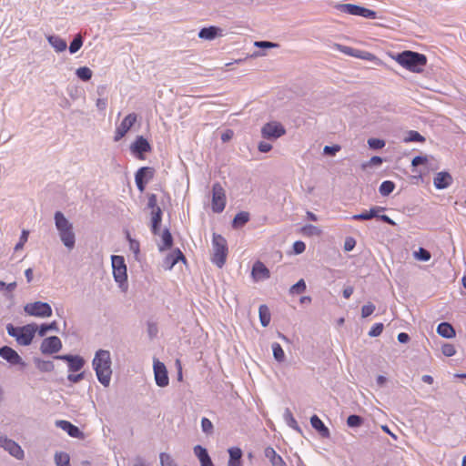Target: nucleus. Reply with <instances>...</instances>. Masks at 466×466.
I'll list each match as a JSON object with an SVG mask.
<instances>
[{
  "instance_id": "nucleus-1",
  "label": "nucleus",
  "mask_w": 466,
  "mask_h": 466,
  "mask_svg": "<svg viewBox=\"0 0 466 466\" xmlns=\"http://www.w3.org/2000/svg\"><path fill=\"white\" fill-rule=\"evenodd\" d=\"M92 364L98 381L104 387H108L112 375L110 352L106 350H98L95 354Z\"/></svg>"
},
{
  "instance_id": "nucleus-2",
  "label": "nucleus",
  "mask_w": 466,
  "mask_h": 466,
  "mask_svg": "<svg viewBox=\"0 0 466 466\" xmlns=\"http://www.w3.org/2000/svg\"><path fill=\"white\" fill-rule=\"evenodd\" d=\"M54 220L61 242L68 250H72L76 246V233L73 224L61 211L55 213Z\"/></svg>"
},
{
  "instance_id": "nucleus-3",
  "label": "nucleus",
  "mask_w": 466,
  "mask_h": 466,
  "mask_svg": "<svg viewBox=\"0 0 466 466\" xmlns=\"http://www.w3.org/2000/svg\"><path fill=\"white\" fill-rule=\"evenodd\" d=\"M395 60L401 66L414 73H421L423 66L427 64V57L423 54L413 51H403L397 55Z\"/></svg>"
},
{
  "instance_id": "nucleus-4",
  "label": "nucleus",
  "mask_w": 466,
  "mask_h": 466,
  "mask_svg": "<svg viewBox=\"0 0 466 466\" xmlns=\"http://www.w3.org/2000/svg\"><path fill=\"white\" fill-rule=\"evenodd\" d=\"M36 330L37 326L34 323L23 327H14L12 324L6 325L7 334L15 338L17 343L22 346H28L32 343Z\"/></svg>"
},
{
  "instance_id": "nucleus-5",
  "label": "nucleus",
  "mask_w": 466,
  "mask_h": 466,
  "mask_svg": "<svg viewBox=\"0 0 466 466\" xmlns=\"http://www.w3.org/2000/svg\"><path fill=\"white\" fill-rule=\"evenodd\" d=\"M213 257L212 262L218 268H222L226 262L228 255L227 240L219 234H213Z\"/></svg>"
},
{
  "instance_id": "nucleus-6",
  "label": "nucleus",
  "mask_w": 466,
  "mask_h": 466,
  "mask_svg": "<svg viewBox=\"0 0 466 466\" xmlns=\"http://www.w3.org/2000/svg\"><path fill=\"white\" fill-rule=\"evenodd\" d=\"M113 275L116 282H117L120 288L127 283V266L125 259L122 256L113 255L111 257Z\"/></svg>"
},
{
  "instance_id": "nucleus-7",
  "label": "nucleus",
  "mask_w": 466,
  "mask_h": 466,
  "mask_svg": "<svg viewBox=\"0 0 466 466\" xmlns=\"http://www.w3.org/2000/svg\"><path fill=\"white\" fill-rule=\"evenodd\" d=\"M336 8L342 13L350 14L352 15H359L370 19L376 18L377 15L373 10L353 4H339L336 5Z\"/></svg>"
},
{
  "instance_id": "nucleus-8",
  "label": "nucleus",
  "mask_w": 466,
  "mask_h": 466,
  "mask_svg": "<svg viewBox=\"0 0 466 466\" xmlns=\"http://www.w3.org/2000/svg\"><path fill=\"white\" fill-rule=\"evenodd\" d=\"M26 314L35 317L47 318L52 315V309L46 302L36 301L34 303H27L24 307Z\"/></svg>"
},
{
  "instance_id": "nucleus-9",
  "label": "nucleus",
  "mask_w": 466,
  "mask_h": 466,
  "mask_svg": "<svg viewBox=\"0 0 466 466\" xmlns=\"http://www.w3.org/2000/svg\"><path fill=\"white\" fill-rule=\"evenodd\" d=\"M225 205V191L219 183H215L212 187V209L214 212L220 213L224 210Z\"/></svg>"
},
{
  "instance_id": "nucleus-10",
  "label": "nucleus",
  "mask_w": 466,
  "mask_h": 466,
  "mask_svg": "<svg viewBox=\"0 0 466 466\" xmlns=\"http://www.w3.org/2000/svg\"><path fill=\"white\" fill-rule=\"evenodd\" d=\"M286 134V129L279 122H269L261 128V135L266 139H278Z\"/></svg>"
},
{
  "instance_id": "nucleus-11",
  "label": "nucleus",
  "mask_w": 466,
  "mask_h": 466,
  "mask_svg": "<svg viewBox=\"0 0 466 466\" xmlns=\"http://www.w3.org/2000/svg\"><path fill=\"white\" fill-rule=\"evenodd\" d=\"M137 120V115L136 113L128 114L120 123V125L116 127L115 132L114 140L116 142L119 141L121 138L125 137V135L130 130V128L134 126V124Z\"/></svg>"
},
{
  "instance_id": "nucleus-12",
  "label": "nucleus",
  "mask_w": 466,
  "mask_h": 466,
  "mask_svg": "<svg viewBox=\"0 0 466 466\" xmlns=\"http://www.w3.org/2000/svg\"><path fill=\"white\" fill-rule=\"evenodd\" d=\"M0 447L4 448L10 455L18 460H22L24 458L25 454L22 448L15 441L8 439L5 435L0 434Z\"/></svg>"
},
{
  "instance_id": "nucleus-13",
  "label": "nucleus",
  "mask_w": 466,
  "mask_h": 466,
  "mask_svg": "<svg viewBox=\"0 0 466 466\" xmlns=\"http://www.w3.org/2000/svg\"><path fill=\"white\" fill-rule=\"evenodd\" d=\"M154 375L155 380L157 386L166 387L168 385L169 380L167 376V370L165 364L158 360H154Z\"/></svg>"
},
{
  "instance_id": "nucleus-14",
  "label": "nucleus",
  "mask_w": 466,
  "mask_h": 466,
  "mask_svg": "<svg viewBox=\"0 0 466 466\" xmlns=\"http://www.w3.org/2000/svg\"><path fill=\"white\" fill-rule=\"evenodd\" d=\"M62 349V342L56 336H51L45 339L40 346L43 354H53L58 352Z\"/></svg>"
},
{
  "instance_id": "nucleus-15",
  "label": "nucleus",
  "mask_w": 466,
  "mask_h": 466,
  "mask_svg": "<svg viewBox=\"0 0 466 466\" xmlns=\"http://www.w3.org/2000/svg\"><path fill=\"white\" fill-rule=\"evenodd\" d=\"M55 359L67 361L68 369L72 372L79 371L85 365V360L78 355H56Z\"/></svg>"
},
{
  "instance_id": "nucleus-16",
  "label": "nucleus",
  "mask_w": 466,
  "mask_h": 466,
  "mask_svg": "<svg viewBox=\"0 0 466 466\" xmlns=\"http://www.w3.org/2000/svg\"><path fill=\"white\" fill-rule=\"evenodd\" d=\"M0 357L5 360L11 365L25 366L23 359L19 354L11 347L4 346L0 348Z\"/></svg>"
},
{
  "instance_id": "nucleus-17",
  "label": "nucleus",
  "mask_w": 466,
  "mask_h": 466,
  "mask_svg": "<svg viewBox=\"0 0 466 466\" xmlns=\"http://www.w3.org/2000/svg\"><path fill=\"white\" fill-rule=\"evenodd\" d=\"M130 149L132 153L143 159V154L151 151V146L148 141L142 136H138L136 140L131 144Z\"/></svg>"
},
{
  "instance_id": "nucleus-18",
  "label": "nucleus",
  "mask_w": 466,
  "mask_h": 466,
  "mask_svg": "<svg viewBox=\"0 0 466 466\" xmlns=\"http://www.w3.org/2000/svg\"><path fill=\"white\" fill-rule=\"evenodd\" d=\"M180 260L186 263L185 256L180 251V249L177 248L166 256L162 266L166 270H171L173 267Z\"/></svg>"
},
{
  "instance_id": "nucleus-19",
  "label": "nucleus",
  "mask_w": 466,
  "mask_h": 466,
  "mask_svg": "<svg viewBox=\"0 0 466 466\" xmlns=\"http://www.w3.org/2000/svg\"><path fill=\"white\" fill-rule=\"evenodd\" d=\"M251 276L255 281H259L268 279L270 277V273L261 261H256L252 267Z\"/></svg>"
},
{
  "instance_id": "nucleus-20",
  "label": "nucleus",
  "mask_w": 466,
  "mask_h": 466,
  "mask_svg": "<svg viewBox=\"0 0 466 466\" xmlns=\"http://www.w3.org/2000/svg\"><path fill=\"white\" fill-rule=\"evenodd\" d=\"M453 179L449 172L442 171L435 175L433 178V184L437 189H445L449 187Z\"/></svg>"
},
{
  "instance_id": "nucleus-21",
  "label": "nucleus",
  "mask_w": 466,
  "mask_h": 466,
  "mask_svg": "<svg viewBox=\"0 0 466 466\" xmlns=\"http://www.w3.org/2000/svg\"><path fill=\"white\" fill-rule=\"evenodd\" d=\"M56 425L63 431H66L71 437L83 438L84 436V433L76 426L73 425L67 420H56Z\"/></svg>"
},
{
  "instance_id": "nucleus-22",
  "label": "nucleus",
  "mask_w": 466,
  "mask_h": 466,
  "mask_svg": "<svg viewBox=\"0 0 466 466\" xmlns=\"http://www.w3.org/2000/svg\"><path fill=\"white\" fill-rule=\"evenodd\" d=\"M384 210H385L384 207L375 206V207H372L369 211H364L362 213L354 215L352 217V219L369 220L373 218L379 217V213H380L381 211H384Z\"/></svg>"
},
{
  "instance_id": "nucleus-23",
  "label": "nucleus",
  "mask_w": 466,
  "mask_h": 466,
  "mask_svg": "<svg viewBox=\"0 0 466 466\" xmlns=\"http://www.w3.org/2000/svg\"><path fill=\"white\" fill-rule=\"evenodd\" d=\"M221 31L222 30L220 28L214 26V25H211L208 27H203L198 32V37L201 39L210 41V40L215 39L218 35H220Z\"/></svg>"
},
{
  "instance_id": "nucleus-24",
  "label": "nucleus",
  "mask_w": 466,
  "mask_h": 466,
  "mask_svg": "<svg viewBox=\"0 0 466 466\" xmlns=\"http://www.w3.org/2000/svg\"><path fill=\"white\" fill-rule=\"evenodd\" d=\"M311 426L321 435L323 438L330 436L329 430L324 425L322 420L317 416L313 415L310 418Z\"/></svg>"
},
{
  "instance_id": "nucleus-25",
  "label": "nucleus",
  "mask_w": 466,
  "mask_h": 466,
  "mask_svg": "<svg viewBox=\"0 0 466 466\" xmlns=\"http://www.w3.org/2000/svg\"><path fill=\"white\" fill-rule=\"evenodd\" d=\"M265 456L269 460L272 466H287L281 456L277 454L275 450L271 447L265 449Z\"/></svg>"
},
{
  "instance_id": "nucleus-26",
  "label": "nucleus",
  "mask_w": 466,
  "mask_h": 466,
  "mask_svg": "<svg viewBox=\"0 0 466 466\" xmlns=\"http://www.w3.org/2000/svg\"><path fill=\"white\" fill-rule=\"evenodd\" d=\"M162 220V210L157 208L151 211V230L154 235H157L160 229V224Z\"/></svg>"
},
{
  "instance_id": "nucleus-27",
  "label": "nucleus",
  "mask_w": 466,
  "mask_h": 466,
  "mask_svg": "<svg viewBox=\"0 0 466 466\" xmlns=\"http://www.w3.org/2000/svg\"><path fill=\"white\" fill-rule=\"evenodd\" d=\"M437 333L446 339H451L456 335L454 328L448 322L440 323L437 327Z\"/></svg>"
},
{
  "instance_id": "nucleus-28",
  "label": "nucleus",
  "mask_w": 466,
  "mask_h": 466,
  "mask_svg": "<svg viewBox=\"0 0 466 466\" xmlns=\"http://www.w3.org/2000/svg\"><path fill=\"white\" fill-rule=\"evenodd\" d=\"M47 41L56 52H63L66 49V42L58 35H49Z\"/></svg>"
},
{
  "instance_id": "nucleus-29",
  "label": "nucleus",
  "mask_w": 466,
  "mask_h": 466,
  "mask_svg": "<svg viewBox=\"0 0 466 466\" xmlns=\"http://www.w3.org/2000/svg\"><path fill=\"white\" fill-rule=\"evenodd\" d=\"M173 245V237L170 231L166 228L161 236V244L158 245L159 251H164L170 248Z\"/></svg>"
},
{
  "instance_id": "nucleus-30",
  "label": "nucleus",
  "mask_w": 466,
  "mask_h": 466,
  "mask_svg": "<svg viewBox=\"0 0 466 466\" xmlns=\"http://www.w3.org/2000/svg\"><path fill=\"white\" fill-rule=\"evenodd\" d=\"M259 320L262 327H268L270 323L271 315L267 305H260L258 309Z\"/></svg>"
},
{
  "instance_id": "nucleus-31",
  "label": "nucleus",
  "mask_w": 466,
  "mask_h": 466,
  "mask_svg": "<svg viewBox=\"0 0 466 466\" xmlns=\"http://www.w3.org/2000/svg\"><path fill=\"white\" fill-rule=\"evenodd\" d=\"M249 220V214L246 211L238 213L232 222V226L236 228L244 226Z\"/></svg>"
},
{
  "instance_id": "nucleus-32",
  "label": "nucleus",
  "mask_w": 466,
  "mask_h": 466,
  "mask_svg": "<svg viewBox=\"0 0 466 466\" xmlns=\"http://www.w3.org/2000/svg\"><path fill=\"white\" fill-rule=\"evenodd\" d=\"M300 231L304 236L307 237L320 236L322 233V230L319 228L311 224L303 226Z\"/></svg>"
},
{
  "instance_id": "nucleus-33",
  "label": "nucleus",
  "mask_w": 466,
  "mask_h": 466,
  "mask_svg": "<svg viewBox=\"0 0 466 466\" xmlns=\"http://www.w3.org/2000/svg\"><path fill=\"white\" fill-rule=\"evenodd\" d=\"M37 369L42 372H50L55 369V365L50 360H42L39 359L35 360Z\"/></svg>"
},
{
  "instance_id": "nucleus-34",
  "label": "nucleus",
  "mask_w": 466,
  "mask_h": 466,
  "mask_svg": "<svg viewBox=\"0 0 466 466\" xmlns=\"http://www.w3.org/2000/svg\"><path fill=\"white\" fill-rule=\"evenodd\" d=\"M69 455L66 452L57 451L55 454V463L56 466H70Z\"/></svg>"
},
{
  "instance_id": "nucleus-35",
  "label": "nucleus",
  "mask_w": 466,
  "mask_h": 466,
  "mask_svg": "<svg viewBox=\"0 0 466 466\" xmlns=\"http://www.w3.org/2000/svg\"><path fill=\"white\" fill-rule=\"evenodd\" d=\"M271 347L275 360L279 363L283 362L285 360V353L282 347L277 342H274Z\"/></svg>"
},
{
  "instance_id": "nucleus-36",
  "label": "nucleus",
  "mask_w": 466,
  "mask_h": 466,
  "mask_svg": "<svg viewBox=\"0 0 466 466\" xmlns=\"http://www.w3.org/2000/svg\"><path fill=\"white\" fill-rule=\"evenodd\" d=\"M194 454L198 457L200 463L210 459L207 449L201 445H196L194 447Z\"/></svg>"
},
{
  "instance_id": "nucleus-37",
  "label": "nucleus",
  "mask_w": 466,
  "mask_h": 466,
  "mask_svg": "<svg viewBox=\"0 0 466 466\" xmlns=\"http://www.w3.org/2000/svg\"><path fill=\"white\" fill-rule=\"evenodd\" d=\"M395 188V184L392 181L386 180L380 186L379 191L382 196H389Z\"/></svg>"
},
{
  "instance_id": "nucleus-38",
  "label": "nucleus",
  "mask_w": 466,
  "mask_h": 466,
  "mask_svg": "<svg viewBox=\"0 0 466 466\" xmlns=\"http://www.w3.org/2000/svg\"><path fill=\"white\" fill-rule=\"evenodd\" d=\"M76 75L78 78H80L83 81H88L92 77V71L87 66H82L76 69Z\"/></svg>"
},
{
  "instance_id": "nucleus-39",
  "label": "nucleus",
  "mask_w": 466,
  "mask_h": 466,
  "mask_svg": "<svg viewBox=\"0 0 466 466\" xmlns=\"http://www.w3.org/2000/svg\"><path fill=\"white\" fill-rule=\"evenodd\" d=\"M48 330H55L58 331L57 323L56 321H53L49 324H42L39 329L37 328L38 335L40 337H44Z\"/></svg>"
},
{
  "instance_id": "nucleus-40",
  "label": "nucleus",
  "mask_w": 466,
  "mask_h": 466,
  "mask_svg": "<svg viewBox=\"0 0 466 466\" xmlns=\"http://www.w3.org/2000/svg\"><path fill=\"white\" fill-rule=\"evenodd\" d=\"M83 46V38L80 34H77L69 46V52L71 54L76 53Z\"/></svg>"
},
{
  "instance_id": "nucleus-41",
  "label": "nucleus",
  "mask_w": 466,
  "mask_h": 466,
  "mask_svg": "<svg viewBox=\"0 0 466 466\" xmlns=\"http://www.w3.org/2000/svg\"><path fill=\"white\" fill-rule=\"evenodd\" d=\"M405 142H424L425 137L421 136L418 131L410 130L408 132L407 137L404 138Z\"/></svg>"
},
{
  "instance_id": "nucleus-42",
  "label": "nucleus",
  "mask_w": 466,
  "mask_h": 466,
  "mask_svg": "<svg viewBox=\"0 0 466 466\" xmlns=\"http://www.w3.org/2000/svg\"><path fill=\"white\" fill-rule=\"evenodd\" d=\"M127 238L129 242V248L134 253L136 259L138 258L139 255V242L131 238L129 232H127Z\"/></svg>"
},
{
  "instance_id": "nucleus-43",
  "label": "nucleus",
  "mask_w": 466,
  "mask_h": 466,
  "mask_svg": "<svg viewBox=\"0 0 466 466\" xmlns=\"http://www.w3.org/2000/svg\"><path fill=\"white\" fill-rule=\"evenodd\" d=\"M347 424L350 428L360 427L363 424V418L359 415H350L347 419Z\"/></svg>"
},
{
  "instance_id": "nucleus-44",
  "label": "nucleus",
  "mask_w": 466,
  "mask_h": 466,
  "mask_svg": "<svg viewBox=\"0 0 466 466\" xmlns=\"http://www.w3.org/2000/svg\"><path fill=\"white\" fill-rule=\"evenodd\" d=\"M142 172V175H141V180H145L146 182H148L153 177H154V168L152 167H140L136 174H139L141 171Z\"/></svg>"
},
{
  "instance_id": "nucleus-45",
  "label": "nucleus",
  "mask_w": 466,
  "mask_h": 466,
  "mask_svg": "<svg viewBox=\"0 0 466 466\" xmlns=\"http://www.w3.org/2000/svg\"><path fill=\"white\" fill-rule=\"evenodd\" d=\"M413 256L416 259L421 260V261H428L431 259V255L430 251L423 248H420L418 251H415L413 253Z\"/></svg>"
},
{
  "instance_id": "nucleus-46",
  "label": "nucleus",
  "mask_w": 466,
  "mask_h": 466,
  "mask_svg": "<svg viewBox=\"0 0 466 466\" xmlns=\"http://www.w3.org/2000/svg\"><path fill=\"white\" fill-rule=\"evenodd\" d=\"M306 290V283L304 279H299L296 284L289 289L290 294H301Z\"/></svg>"
},
{
  "instance_id": "nucleus-47",
  "label": "nucleus",
  "mask_w": 466,
  "mask_h": 466,
  "mask_svg": "<svg viewBox=\"0 0 466 466\" xmlns=\"http://www.w3.org/2000/svg\"><path fill=\"white\" fill-rule=\"evenodd\" d=\"M334 46L339 50L340 52L346 54V55H349L350 56H353V57H357V54H358V49H354V48H351L350 46H342V45H339V44H335Z\"/></svg>"
},
{
  "instance_id": "nucleus-48",
  "label": "nucleus",
  "mask_w": 466,
  "mask_h": 466,
  "mask_svg": "<svg viewBox=\"0 0 466 466\" xmlns=\"http://www.w3.org/2000/svg\"><path fill=\"white\" fill-rule=\"evenodd\" d=\"M159 458L161 466H177L171 456L166 452H161Z\"/></svg>"
},
{
  "instance_id": "nucleus-49",
  "label": "nucleus",
  "mask_w": 466,
  "mask_h": 466,
  "mask_svg": "<svg viewBox=\"0 0 466 466\" xmlns=\"http://www.w3.org/2000/svg\"><path fill=\"white\" fill-rule=\"evenodd\" d=\"M375 309L376 307L373 303L368 302L361 308V317L367 318L370 316L374 312Z\"/></svg>"
},
{
  "instance_id": "nucleus-50",
  "label": "nucleus",
  "mask_w": 466,
  "mask_h": 466,
  "mask_svg": "<svg viewBox=\"0 0 466 466\" xmlns=\"http://www.w3.org/2000/svg\"><path fill=\"white\" fill-rule=\"evenodd\" d=\"M441 352L446 357H451L455 355L456 350L452 344L445 343L441 347Z\"/></svg>"
},
{
  "instance_id": "nucleus-51",
  "label": "nucleus",
  "mask_w": 466,
  "mask_h": 466,
  "mask_svg": "<svg viewBox=\"0 0 466 466\" xmlns=\"http://www.w3.org/2000/svg\"><path fill=\"white\" fill-rule=\"evenodd\" d=\"M147 208H149L151 211L156 210L157 208H160V207L157 206V198L155 194H147Z\"/></svg>"
},
{
  "instance_id": "nucleus-52",
  "label": "nucleus",
  "mask_w": 466,
  "mask_h": 466,
  "mask_svg": "<svg viewBox=\"0 0 466 466\" xmlns=\"http://www.w3.org/2000/svg\"><path fill=\"white\" fill-rule=\"evenodd\" d=\"M229 460L241 461L242 451L239 448L233 447L228 450Z\"/></svg>"
},
{
  "instance_id": "nucleus-53",
  "label": "nucleus",
  "mask_w": 466,
  "mask_h": 466,
  "mask_svg": "<svg viewBox=\"0 0 466 466\" xmlns=\"http://www.w3.org/2000/svg\"><path fill=\"white\" fill-rule=\"evenodd\" d=\"M201 428L206 434H211L213 432V424L208 418L201 420Z\"/></svg>"
},
{
  "instance_id": "nucleus-54",
  "label": "nucleus",
  "mask_w": 466,
  "mask_h": 466,
  "mask_svg": "<svg viewBox=\"0 0 466 466\" xmlns=\"http://www.w3.org/2000/svg\"><path fill=\"white\" fill-rule=\"evenodd\" d=\"M368 144L373 149H380L385 146L384 140L379 138H370Z\"/></svg>"
},
{
  "instance_id": "nucleus-55",
  "label": "nucleus",
  "mask_w": 466,
  "mask_h": 466,
  "mask_svg": "<svg viewBox=\"0 0 466 466\" xmlns=\"http://www.w3.org/2000/svg\"><path fill=\"white\" fill-rule=\"evenodd\" d=\"M254 46L258 48H275L279 46V44L269 41H256Z\"/></svg>"
},
{
  "instance_id": "nucleus-56",
  "label": "nucleus",
  "mask_w": 466,
  "mask_h": 466,
  "mask_svg": "<svg viewBox=\"0 0 466 466\" xmlns=\"http://www.w3.org/2000/svg\"><path fill=\"white\" fill-rule=\"evenodd\" d=\"M285 416H286L287 420H289V425L290 427H292L293 429L299 431L300 429H299L296 420L292 416V413L290 412V410L289 409L286 410Z\"/></svg>"
},
{
  "instance_id": "nucleus-57",
  "label": "nucleus",
  "mask_w": 466,
  "mask_h": 466,
  "mask_svg": "<svg viewBox=\"0 0 466 466\" xmlns=\"http://www.w3.org/2000/svg\"><path fill=\"white\" fill-rule=\"evenodd\" d=\"M382 330H383V324L382 323H377L369 331V335L370 337H378V336H380L381 334Z\"/></svg>"
},
{
  "instance_id": "nucleus-58",
  "label": "nucleus",
  "mask_w": 466,
  "mask_h": 466,
  "mask_svg": "<svg viewBox=\"0 0 466 466\" xmlns=\"http://www.w3.org/2000/svg\"><path fill=\"white\" fill-rule=\"evenodd\" d=\"M357 55H359V56H357L358 58H361V59L368 60V61H373V60L377 59V57L373 54L367 52V51L358 50Z\"/></svg>"
},
{
  "instance_id": "nucleus-59",
  "label": "nucleus",
  "mask_w": 466,
  "mask_h": 466,
  "mask_svg": "<svg viewBox=\"0 0 466 466\" xmlns=\"http://www.w3.org/2000/svg\"><path fill=\"white\" fill-rule=\"evenodd\" d=\"M27 238H28V231L27 230H23L22 231V235L20 237V240H19V242L15 247V251L23 248L25 243L27 241Z\"/></svg>"
},
{
  "instance_id": "nucleus-60",
  "label": "nucleus",
  "mask_w": 466,
  "mask_h": 466,
  "mask_svg": "<svg viewBox=\"0 0 466 466\" xmlns=\"http://www.w3.org/2000/svg\"><path fill=\"white\" fill-rule=\"evenodd\" d=\"M339 149H340V147L338 145L325 146L323 148V153L325 155L334 156L337 152L339 151Z\"/></svg>"
},
{
  "instance_id": "nucleus-61",
  "label": "nucleus",
  "mask_w": 466,
  "mask_h": 466,
  "mask_svg": "<svg viewBox=\"0 0 466 466\" xmlns=\"http://www.w3.org/2000/svg\"><path fill=\"white\" fill-rule=\"evenodd\" d=\"M355 246H356L355 238H353L352 237L346 238L345 242H344V250L345 251L352 250Z\"/></svg>"
},
{
  "instance_id": "nucleus-62",
  "label": "nucleus",
  "mask_w": 466,
  "mask_h": 466,
  "mask_svg": "<svg viewBox=\"0 0 466 466\" xmlns=\"http://www.w3.org/2000/svg\"><path fill=\"white\" fill-rule=\"evenodd\" d=\"M142 172L143 171H141L139 174H136L135 176L136 184L140 192H143L145 190L146 184L147 183L145 180H141L140 177L142 175Z\"/></svg>"
},
{
  "instance_id": "nucleus-63",
  "label": "nucleus",
  "mask_w": 466,
  "mask_h": 466,
  "mask_svg": "<svg viewBox=\"0 0 466 466\" xmlns=\"http://www.w3.org/2000/svg\"><path fill=\"white\" fill-rule=\"evenodd\" d=\"M305 248L306 245L302 241H296L293 244V250L296 254H301L302 252H304Z\"/></svg>"
},
{
  "instance_id": "nucleus-64",
  "label": "nucleus",
  "mask_w": 466,
  "mask_h": 466,
  "mask_svg": "<svg viewBox=\"0 0 466 466\" xmlns=\"http://www.w3.org/2000/svg\"><path fill=\"white\" fill-rule=\"evenodd\" d=\"M428 158L427 157H424V156H417L415 157L412 161H411V165L413 167H417L419 165H422V164H425L427 162Z\"/></svg>"
}]
</instances>
